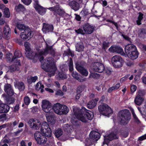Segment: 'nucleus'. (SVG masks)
Listing matches in <instances>:
<instances>
[{"instance_id": "obj_1", "label": "nucleus", "mask_w": 146, "mask_h": 146, "mask_svg": "<svg viewBox=\"0 0 146 146\" xmlns=\"http://www.w3.org/2000/svg\"><path fill=\"white\" fill-rule=\"evenodd\" d=\"M25 46L26 56L29 59H39V60L41 62V67L43 69L48 72V75L50 77L54 75L56 70V68L55 66L53 58H48L47 60H43L42 55L47 54L48 52L52 50L51 47L47 46L46 49L43 51L40 50H37L38 52L35 53L32 52L30 47V44L27 42L25 43Z\"/></svg>"}, {"instance_id": "obj_2", "label": "nucleus", "mask_w": 146, "mask_h": 146, "mask_svg": "<svg viewBox=\"0 0 146 146\" xmlns=\"http://www.w3.org/2000/svg\"><path fill=\"white\" fill-rule=\"evenodd\" d=\"M28 123L31 128L40 131H36L34 134V138L37 143L40 145L46 143L47 140L46 137H49L52 135V131L47 123H41L37 119H31Z\"/></svg>"}, {"instance_id": "obj_3", "label": "nucleus", "mask_w": 146, "mask_h": 146, "mask_svg": "<svg viewBox=\"0 0 146 146\" xmlns=\"http://www.w3.org/2000/svg\"><path fill=\"white\" fill-rule=\"evenodd\" d=\"M74 113V116L78 120L82 122L86 123L88 120H91L93 117V112L89 110H87L84 107H82L81 110L77 107L73 108Z\"/></svg>"}, {"instance_id": "obj_4", "label": "nucleus", "mask_w": 146, "mask_h": 146, "mask_svg": "<svg viewBox=\"0 0 146 146\" xmlns=\"http://www.w3.org/2000/svg\"><path fill=\"white\" fill-rule=\"evenodd\" d=\"M119 120L123 125L127 124L130 120V114L128 110L125 109L119 111L118 114Z\"/></svg>"}, {"instance_id": "obj_5", "label": "nucleus", "mask_w": 146, "mask_h": 146, "mask_svg": "<svg viewBox=\"0 0 146 146\" xmlns=\"http://www.w3.org/2000/svg\"><path fill=\"white\" fill-rule=\"evenodd\" d=\"M53 110L56 114L59 115L67 114L69 109L66 106L57 103L53 106Z\"/></svg>"}, {"instance_id": "obj_6", "label": "nucleus", "mask_w": 146, "mask_h": 146, "mask_svg": "<svg viewBox=\"0 0 146 146\" xmlns=\"http://www.w3.org/2000/svg\"><path fill=\"white\" fill-rule=\"evenodd\" d=\"M111 63L114 67L119 68L122 66L124 63V61L121 56L116 55L112 58Z\"/></svg>"}, {"instance_id": "obj_7", "label": "nucleus", "mask_w": 146, "mask_h": 146, "mask_svg": "<svg viewBox=\"0 0 146 146\" xmlns=\"http://www.w3.org/2000/svg\"><path fill=\"white\" fill-rule=\"evenodd\" d=\"M98 110L101 114L108 117L110 114L113 113L111 109L106 104L100 105L98 107Z\"/></svg>"}, {"instance_id": "obj_8", "label": "nucleus", "mask_w": 146, "mask_h": 146, "mask_svg": "<svg viewBox=\"0 0 146 146\" xmlns=\"http://www.w3.org/2000/svg\"><path fill=\"white\" fill-rule=\"evenodd\" d=\"M41 106L43 110L47 114L52 113L53 112V106L49 101L46 100H42Z\"/></svg>"}, {"instance_id": "obj_9", "label": "nucleus", "mask_w": 146, "mask_h": 146, "mask_svg": "<svg viewBox=\"0 0 146 146\" xmlns=\"http://www.w3.org/2000/svg\"><path fill=\"white\" fill-rule=\"evenodd\" d=\"M82 30L81 29H79L78 30H75V31L77 33L81 34H84L85 33L87 34H91L93 31L94 27L89 24H87L84 25L83 27Z\"/></svg>"}, {"instance_id": "obj_10", "label": "nucleus", "mask_w": 146, "mask_h": 146, "mask_svg": "<svg viewBox=\"0 0 146 146\" xmlns=\"http://www.w3.org/2000/svg\"><path fill=\"white\" fill-rule=\"evenodd\" d=\"M100 135L98 133L94 131H91L90 134V139H89V141H92L91 144H89L88 142L86 144V146H89L92 144V142L97 141L100 138Z\"/></svg>"}, {"instance_id": "obj_11", "label": "nucleus", "mask_w": 146, "mask_h": 146, "mask_svg": "<svg viewBox=\"0 0 146 146\" xmlns=\"http://www.w3.org/2000/svg\"><path fill=\"white\" fill-rule=\"evenodd\" d=\"M93 64V69L95 71L102 73L104 70V66L102 63L96 62H94Z\"/></svg>"}, {"instance_id": "obj_12", "label": "nucleus", "mask_w": 146, "mask_h": 146, "mask_svg": "<svg viewBox=\"0 0 146 146\" xmlns=\"http://www.w3.org/2000/svg\"><path fill=\"white\" fill-rule=\"evenodd\" d=\"M20 36L21 38L24 40L29 39L32 36V32L29 28L27 29L24 32L21 33Z\"/></svg>"}, {"instance_id": "obj_13", "label": "nucleus", "mask_w": 146, "mask_h": 146, "mask_svg": "<svg viewBox=\"0 0 146 146\" xmlns=\"http://www.w3.org/2000/svg\"><path fill=\"white\" fill-rule=\"evenodd\" d=\"M34 6L36 10L41 15H44L46 13V10L40 5L37 0H35L34 2Z\"/></svg>"}, {"instance_id": "obj_14", "label": "nucleus", "mask_w": 146, "mask_h": 146, "mask_svg": "<svg viewBox=\"0 0 146 146\" xmlns=\"http://www.w3.org/2000/svg\"><path fill=\"white\" fill-rule=\"evenodd\" d=\"M76 69L83 75L86 76L88 74V71L80 64L79 62L76 63Z\"/></svg>"}, {"instance_id": "obj_15", "label": "nucleus", "mask_w": 146, "mask_h": 146, "mask_svg": "<svg viewBox=\"0 0 146 146\" xmlns=\"http://www.w3.org/2000/svg\"><path fill=\"white\" fill-rule=\"evenodd\" d=\"M118 137V136L115 134L113 133H112L108 135H106L104 137L103 144H106L108 145V143L109 141H111L114 139H117Z\"/></svg>"}, {"instance_id": "obj_16", "label": "nucleus", "mask_w": 146, "mask_h": 146, "mask_svg": "<svg viewBox=\"0 0 146 146\" xmlns=\"http://www.w3.org/2000/svg\"><path fill=\"white\" fill-rule=\"evenodd\" d=\"M48 9L60 15H62L64 13V10L62 9L58 5H57L55 7H50Z\"/></svg>"}, {"instance_id": "obj_17", "label": "nucleus", "mask_w": 146, "mask_h": 146, "mask_svg": "<svg viewBox=\"0 0 146 146\" xmlns=\"http://www.w3.org/2000/svg\"><path fill=\"white\" fill-rule=\"evenodd\" d=\"M142 93L141 91H139L136 97L134 102L137 105H140L143 102L144 99L142 97Z\"/></svg>"}, {"instance_id": "obj_18", "label": "nucleus", "mask_w": 146, "mask_h": 146, "mask_svg": "<svg viewBox=\"0 0 146 146\" xmlns=\"http://www.w3.org/2000/svg\"><path fill=\"white\" fill-rule=\"evenodd\" d=\"M21 52L19 50H16L14 53V56L13 57L12 59V61H15L16 63V65L20 66L21 63L19 60H15L16 59L20 58L21 56Z\"/></svg>"}, {"instance_id": "obj_19", "label": "nucleus", "mask_w": 146, "mask_h": 146, "mask_svg": "<svg viewBox=\"0 0 146 146\" xmlns=\"http://www.w3.org/2000/svg\"><path fill=\"white\" fill-rule=\"evenodd\" d=\"M109 50L111 52H116L122 55L123 53L122 48L118 46H111L109 48Z\"/></svg>"}, {"instance_id": "obj_20", "label": "nucleus", "mask_w": 146, "mask_h": 146, "mask_svg": "<svg viewBox=\"0 0 146 146\" xmlns=\"http://www.w3.org/2000/svg\"><path fill=\"white\" fill-rule=\"evenodd\" d=\"M136 50V48L135 46L131 44L127 45L125 48V52L126 54L130 53V52Z\"/></svg>"}, {"instance_id": "obj_21", "label": "nucleus", "mask_w": 146, "mask_h": 146, "mask_svg": "<svg viewBox=\"0 0 146 146\" xmlns=\"http://www.w3.org/2000/svg\"><path fill=\"white\" fill-rule=\"evenodd\" d=\"M54 113L52 112V113L46 114V117L47 121L50 122L51 125H53L55 123L56 120L54 117Z\"/></svg>"}, {"instance_id": "obj_22", "label": "nucleus", "mask_w": 146, "mask_h": 146, "mask_svg": "<svg viewBox=\"0 0 146 146\" xmlns=\"http://www.w3.org/2000/svg\"><path fill=\"white\" fill-rule=\"evenodd\" d=\"M3 33L7 39H9L11 37V31L8 25H6L3 28Z\"/></svg>"}, {"instance_id": "obj_23", "label": "nucleus", "mask_w": 146, "mask_h": 146, "mask_svg": "<svg viewBox=\"0 0 146 146\" xmlns=\"http://www.w3.org/2000/svg\"><path fill=\"white\" fill-rule=\"evenodd\" d=\"M53 29V27L52 25L44 23L42 30L44 33H46L50 31H52Z\"/></svg>"}, {"instance_id": "obj_24", "label": "nucleus", "mask_w": 146, "mask_h": 146, "mask_svg": "<svg viewBox=\"0 0 146 146\" xmlns=\"http://www.w3.org/2000/svg\"><path fill=\"white\" fill-rule=\"evenodd\" d=\"M9 110V107L8 105L0 102V113L7 112Z\"/></svg>"}, {"instance_id": "obj_25", "label": "nucleus", "mask_w": 146, "mask_h": 146, "mask_svg": "<svg viewBox=\"0 0 146 146\" xmlns=\"http://www.w3.org/2000/svg\"><path fill=\"white\" fill-rule=\"evenodd\" d=\"M5 90L9 96H12L14 92L10 84L5 85Z\"/></svg>"}, {"instance_id": "obj_26", "label": "nucleus", "mask_w": 146, "mask_h": 146, "mask_svg": "<svg viewBox=\"0 0 146 146\" xmlns=\"http://www.w3.org/2000/svg\"><path fill=\"white\" fill-rule=\"evenodd\" d=\"M126 55L129 58L132 60L136 59L138 56V52L136 50L131 52Z\"/></svg>"}, {"instance_id": "obj_27", "label": "nucleus", "mask_w": 146, "mask_h": 146, "mask_svg": "<svg viewBox=\"0 0 146 146\" xmlns=\"http://www.w3.org/2000/svg\"><path fill=\"white\" fill-rule=\"evenodd\" d=\"M69 4L71 7L75 11H77L79 9L80 6L79 4L75 1L70 2Z\"/></svg>"}, {"instance_id": "obj_28", "label": "nucleus", "mask_w": 146, "mask_h": 146, "mask_svg": "<svg viewBox=\"0 0 146 146\" xmlns=\"http://www.w3.org/2000/svg\"><path fill=\"white\" fill-rule=\"evenodd\" d=\"M98 100V99H96L89 102L87 105L88 108L89 109H92L95 107L96 105L97 102Z\"/></svg>"}, {"instance_id": "obj_29", "label": "nucleus", "mask_w": 146, "mask_h": 146, "mask_svg": "<svg viewBox=\"0 0 146 146\" xmlns=\"http://www.w3.org/2000/svg\"><path fill=\"white\" fill-rule=\"evenodd\" d=\"M16 88H18L20 91L23 90L25 89V86L23 83L17 82L15 84Z\"/></svg>"}, {"instance_id": "obj_30", "label": "nucleus", "mask_w": 146, "mask_h": 146, "mask_svg": "<svg viewBox=\"0 0 146 146\" xmlns=\"http://www.w3.org/2000/svg\"><path fill=\"white\" fill-rule=\"evenodd\" d=\"M72 75L74 78L80 82H83L85 80V78L81 79L80 78L78 74L76 72H73L72 73Z\"/></svg>"}, {"instance_id": "obj_31", "label": "nucleus", "mask_w": 146, "mask_h": 146, "mask_svg": "<svg viewBox=\"0 0 146 146\" xmlns=\"http://www.w3.org/2000/svg\"><path fill=\"white\" fill-rule=\"evenodd\" d=\"M15 9L18 12L21 11L23 12H25L26 11L25 8L24 6L21 4H19L15 6Z\"/></svg>"}, {"instance_id": "obj_32", "label": "nucleus", "mask_w": 146, "mask_h": 146, "mask_svg": "<svg viewBox=\"0 0 146 146\" xmlns=\"http://www.w3.org/2000/svg\"><path fill=\"white\" fill-rule=\"evenodd\" d=\"M54 133L56 137L58 138L62 135L63 131L60 129L58 128L55 130Z\"/></svg>"}, {"instance_id": "obj_33", "label": "nucleus", "mask_w": 146, "mask_h": 146, "mask_svg": "<svg viewBox=\"0 0 146 146\" xmlns=\"http://www.w3.org/2000/svg\"><path fill=\"white\" fill-rule=\"evenodd\" d=\"M44 88V86L40 82H38L36 86V89L37 90H40L41 92H43V89Z\"/></svg>"}, {"instance_id": "obj_34", "label": "nucleus", "mask_w": 146, "mask_h": 146, "mask_svg": "<svg viewBox=\"0 0 146 146\" xmlns=\"http://www.w3.org/2000/svg\"><path fill=\"white\" fill-rule=\"evenodd\" d=\"M76 50L78 52L83 50L84 48L83 44L81 42L77 43L76 46Z\"/></svg>"}, {"instance_id": "obj_35", "label": "nucleus", "mask_w": 146, "mask_h": 146, "mask_svg": "<svg viewBox=\"0 0 146 146\" xmlns=\"http://www.w3.org/2000/svg\"><path fill=\"white\" fill-rule=\"evenodd\" d=\"M37 78H38L36 76H35L33 77H29L28 78L27 81L28 83L29 84H31L32 82H35Z\"/></svg>"}, {"instance_id": "obj_36", "label": "nucleus", "mask_w": 146, "mask_h": 146, "mask_svg": "<svg viewBox=\"0 0 146 146\" xmlns=\"http://www.w3.org/2000/svg\"><path fill=\"white\" fill-rule=\"evenodd\" d=\"M68 60L69 61V63L68 64L69 70L70 72H72L74 69L72 60L71 58H70Z\"/></svg>"}, {"instance_id": "obj_37", "label": "nucleus", "mask_w": 146, "mask_h": 146, "mask_svg": "<svg viewBox=\"0 0 146 146\" xmlns=\"http://www.w3.org/2000/svg\"><path fill=\"white\" fill-rule=\"evenodd\" d=\"M4 13L6 17L9 18L10 17V14L9 8L7 7L5 8L4 10Z\"/></svg>"}, {"instance_id": "obj_38", "label": "nucleus", "mask_w": 146, "mask_h": 146, "mask_svg": "<svg viewBox=\"0 0 146 146\" xmlns=\"http://www.w3.org/2000/svg\"><path fill=\"white\" fill-rule=\"evenodd\" d=\"M17 27L21 31H22L23 30L24 31L27 29H29L28 28L26 27L24 25L20 24H18L17 25Z\"/></svg>"}, {"instance_id": "obj_39", "label": "nucleus", "mask_w": 146, "mask_h": 146, "mask_svg": "<svg viewBox=\"0 0 146 146\" xmlns=\"http://www.w3.org/2000/svg\"><path fill=\"white\" fill-rule=\"evenodd\" d=\"M139 16L138 17L136 22L137 25H139L141 24V21L143 17V14L141 13H139Z\"/></svg>"}, {"instance_id": "obj_40", "label": "nucleus", "mask_w": 146, "mask_h": 146, "mask_svg": "<svg viewBox=\"0 0 146 146\" xmlns=\"http://www.w3.org/2000/svg\"><path fill=\"white\" fill-rule=\"evenodd\" d=\"M100 75L99 74L95 72H92L91 73L90 77L97 79L98 78L100 77Z\"/></svg>"}, {"instance_id": "obj_41", "label": "nucleus", "mask_w": 146, "mask_h": 146, "mask_svg": "<svg viewBox=\"0 0 146 146\" xmlns=\"http://www.w3.org/2000/svg\"><path fill=\"white\" fill-rule=\"evenodd\" d=\"M24 101L26 105H28L30 102V99L28 96H26L24 98Z\"/></svg>"}, {"instance_id": "obj_42", "label": "nucleus", "mask_w": 146, "mask_h": 146, "mask_svg": "<svg viewBox=\"0 0 146 146\" xmlns=\"http://www.w3.org/2000/svg\"><path fill=\"white\" fill-rule=\"evenodd\" d=\"M58 76L60 78L62 79H66L67 77V75L62 72L59 73L58 74Z\"/></svg>"}, {"instance_id": "obj_43", "label": "nucleus", "mask_w": 146, "mask_h": 146, "mask_svg": "<svg viewBox=\"0 0 146 146\" xmlns=\"http://www.w3.org/2000/svg\"><path fill=\"white\" fill-rule=\"evenodd\" d=\"M131 111L133 117L135 121L138 123L139 122V121L136 115L135 114L133 110V109H131Z\"/></svg>"}, {"instance_id": "obj_44", "label": "nucleus", "mask_w": 146, "mask_h": 146, "mask_svg": "<svg viewBox=\"0 0 146 146\" xmlns=\"http://www.w3.org/2000/svg\"><path fill=\"white\" fill-rule=\"evenodd\" d=\"M23 3L27 5H29L31 2L32 0H21Z\"/></svg>"}, {"instance_id": "obj_45", "label": "nucleus", "mask_w": 146, "mask_h": 146, "mask_svg": "<svg viewBox=\"0 0 146 146\" xmlns=\"http://www.w3.org/2000/svg\"><path fill=\"white\" fill-rule=\"evenodd\" d=\"M12 54L10 53H8L7 54L6 58L7 60L9 61H13L12 60V59H11V58H12Z\"/></svg>"}, {"instance_id": "obj_46", "label": "nucleus", "mask_w": 146, "mask_h": 146, "mask_svg": "<svg viewBox=\"0 0 146 146\" xmlns=\"http://www.w3.org/2000/svg\"><path fill=\"white\" fill-rule=\"evenodd\" d=\"M137 89L136 86L134 85H132L131 86V92H134Z\"/></svg>"}, {"instance_id": "obj_47", "label": "nucleus", "mask_w": 146, "mask_h": 146, "mask_svg": "<svg viewBox=\"0 0 146 146\" xmlns=\"http://www.w3.org/2000/svg\"><path fill=\"white\" fill-rule=\"evenodd\" d=\"M105 73L108 75H110L111 73V70L106 68L104 69Z\"/></svg>"}, {"instance_id": "obj_48", "label": "nucleus", "mask_w": 146, "mask_h": 146, "mask_svg": "<svg viewBox=\"0 0 146 146\" xmlns=\"http://www.w3.org/2000/svg\"><path fill=\"white\" fill-rule=\"evenodd\" d=\"M39 110V109L36 107H33L32 109V112L34 113L37 112Z\"/></svg>"}, {"instance_id": "obj_49", "label": "nucleus", "mask_w": 146, "mask_h": 146, "mask_svg": "<svg viewBox=\"0 0 146 146\" xmlns=\"http://www.w3.org/2000/svg\"><path fill=\"white\" fill-rule=\"evenodd\" d=\"M56 94L58 96H62L63 95V93L61 90H58L56 91Z\"/></svg>"}, {"instance_id": "obj_50", "label": "nucleus", "mask_w": 146, "mask_h": 146, "mask_svg": "<svg viewBox=\"0 0 146 146\" xmlns=\"http://www.w3.org/2000/svg\"><path fill=\"white\" fill-rule=\"evenodd\" d=\"M10 69L11 72H13L15 70H18V68L16 67H15V68H14V66H11L10 67Z\"/></svg>"}, {"instance_id": "obj_51", "label": "nucleus", "mask_w": 146, "mask_h": 146, "mask_svg": "<svg viewBox=\"0 0 146 146\" xmlns=\"http://www.w3.org/2000/svg\"><path fill=\"white\" fill-rule=\"evenodd\" d=\"M128 75H126L124 77L122 78L120 80V81L121 82H123L126 80L127 78H128Z\"/></svg>"}, {"instance_id": "obj_52", "label": "nucleus", "mask_w": 146, "mask_h": 146, "mask_svg": "<svg viewBox=\"0 0 146 146\" xmlns=\"http://www.w3.org/2000/svg\"><path fill=\"white\" fill-rule=\"evenodd\" d=\"M19 104L16 105L14 108V111H18L19 109Z\"/></svg>"}, {"instance_id": "obj_53", "label": "nucleus", "mask_w": 146, "mask_h": 146, "mask_svg": "<svg viewBox=\"0 0 146 146\" xmlns=\"http://www.w3.org/2000/svg\"><path fill=\"white\" fill-rule=\"evenodd\" d=\"M141 73L139 72V74L138 76H135V81H137L139 80L140 78V76L141 75Z\"/></svg>"}, {"instance_id": "obj_54", "label": "nucleus", "mask_w": 146, "mask_h": 146, "mask_svg": "<svg viewBox=\"0 0 146 146\" xmlns=\"http://www.w3.org/2000/svg\"><path fill=\"white\" fill-rule=\"evenodd\" d=\"M146 139V134L143 136L139 137V139L140 141H142Z\"/></svg>"}, {"instance_id": "obj_55", "label": "nucleus", "mask_w": 146, "mask_h": 146, "mask_svg": "<svg viewBox=\"0 0 146 146\" xmlns=\"http://www.w3.org/2000/svg\"><path fill=\"white\" fill-rule=\"evenodd\" d=\"M45 89L46 91L49 92L50 93L54 92V91L52 89L49 88H45Z\"/></svg>"}, {"instance_id": "obj_56", "label": "nucleus", "mask_w": 146, "mask_h": 146, "mask_svg": "<svg viewBox=\"0 0 146 146\" xmlns=\"http://www.w3.org/2000/svg\"><path fill=\"white\" fill-rule=\"evenodd\" d=\"M120 86V84L119 83H118L116 84L115 86H113L115 90H117L118 89Z\"/></svg>"}, {"instance_id": "obj_57", "label": "nucleus", "mask_w": 146, "mask_h": 146, "mask_svg": "<svg viewBox=\"0 0 146 146\" xmlns=\"http://www.w3.org/2000/svg\"><path fill=\"white\" fill-rule=\"evenodd\" d=\"M115 90L113 86L110 88L108 90V92L109 93L111 92L113 90Z\"/></svg>"}, {"instance_id": "obj_58", "label": "nucleus", "mask_w": 146, "mask_h": 146, "mask_svg": "<svg viewBox=\"0 0 146 146\" xmlns=\"http://www.w3.org/2000/svg\"><path fill=\"white\" fill-rule=\"evenodd\" d=\"M5 23V21L4 19L0 18V24L1 25H4Z\"/></svg>"}, {"instance_id": "obj_59", "label": "nucleus", "mask_w": 146, "mask_h": 146, "mask_svg": "<svg viewBox=\"0 0 146 146\" xmlns=\"http://www.w3.org/2000/svg\"><path fill=\"white\" fill-rule=\"evenodd\" d=\"M7 124H4L0 126V130L3 128H4L7 126Z\"/></svg>"}, {"instance_id": "obj_60", "label": "nucleus", "mask_w": 146, "mask_h": 146, "mask_svg": "<svg viewBox=\"0 0 146 146\" xmlns=\"http://www.w3.org/2000/svg\"><path fill=\"white\" fill-rule=\"evenodd\" d=\"M20 146H26V144L24 141L23 140L21 141Z\"/></svg>"}, {"instance_id": "obj_61", "label": "nucleus", "mask_w": 146, "mask_h": 146, "mask_svg": "<svg viewBox=\"0 0 146 146\" xmlns=\"http://www.w3.org/2000/svg\"><path fill=\"white\" fill-rule=\"evenodd\" d=\"M142 80L143 82L145 84H146V77H143L142 78Z\"/></svg>"}, {"instance_id": "obj_62", "label": "nucleus", "mask_w": 146, "mask_h": 146, "mask_svg": "<svg viewBox=\"0 0 146 146\" xmlns=\"http://www.w3.org/2000/svg\"><path fill=\"white\" fill-rule=\"evenodd\" d=\"M111 146H121V145L120 143H118L112 145Z\"/></svg>"}, {"instance_id": "obj_63", "label": "nucleus", "mask_w": 146, "mask_h": 146, "mask_svg": "<svg viewBox=\"0 0 146 146\" xmlns=\"http://www.w3.org/2000/svg\"><path fill=\"white\" fill-rule=\"evenodd\" d=\"M76 19L78 21H80V20L81 18L80 16L76 15Z\"/></svg>"}, {"instance_id": "obj_64", "label": "nucleus", "mask_w": 146, "mask_h": 146, "mask_svg": "<svg viewBox=\"0 0 146 146\" xmlns=\"http://www.w3.org/2000/svg\"><path fill=\"white\" fill-rule=\"evenodd\" d=\"M0 146H8V145L6 143H3L1 142L0 143Z\"/></svg>"}]
</instances>
